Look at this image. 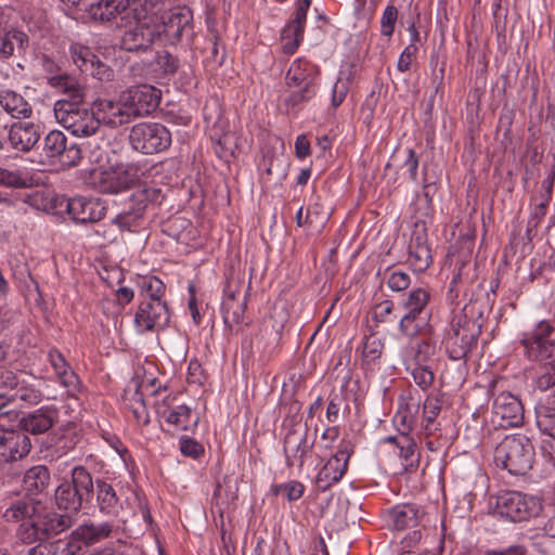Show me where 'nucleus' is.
Wrapping results in <instances>:
<instances>
[{"instance_id":"obj_37","label":"nucleus","mask_w":555,"mask_h":555,"mask_svg":"<svg viewBox=\"0 0 555 555\" xmlns=\"http://www.w3.org/2000/svg\"><path fill=\"white\" fill-rule=\"evenodd\" d=\"M98 488V502L101 512L108 515H116L119 509V500L115 493V490L111 485L105 481L99 480L96 482Z\"/></svg>"},{"instance_id":"obj_35","label":"nucleus","mask_w":555,"mask_h":555,"mask_svg":"<svg viewBox=\"0 0 555 555\" xmlns=\"http://www.w3.org/2000/svg\"><path fill=\"white\" fill-rule=\"evenodd\" d=\"M311 5V0H299L294 20L282 30V39L291 38V33L298 37H304L307 13Z\"/></svg>"},{"instance_id":"obj_64","label":"nucleus","mask_w":555,"mask_h":555,"mask_svg":"<svg viewBox=\"0 0 555 555\" xmlns=\"http://www.w3.org/2000/svg\"><path fill=\"white\" fill-rule=\"evenodd\" d=\"M18 414L13 410H5L0 413V433L16 431L15 424L20 426Z\"/></svg>"},{"instance_id":"obj_4","label":"nucleus","mask_w":555,"mask_h":555,"mask_svg":"<svg viewBox=\"0 0 555 555\" xmlns=\"http://www.w3.org/2000/svg\"><path fill=\"white\" fill-rule=\"evenodd\" d=\"M495 512L511 521H526L542 511L539 499L518 491L505 490L495 496Z\"/></svg>"},{"instance_id":"obj_54","label":"nucleus","mask_w":555,"mask_h":555,"mask_svg":"<svg viewBox=\"0 0 555 555\" xmlns=\"http://www.w3.org/2000/svg\"><path fill=\"white\" fill-rule=\"evenodd\" d=\"M398 18V10L395 5H387L380 20L382 35L390 37L395 31V24Z\"/></svg>"},{"instance_id":"obj_17","label":"nucleus","mask_w":555,"mask_h":555,"mask_svg":"<svg viewBox=\"0 0 555 555\" xmlns=\"http://www.w3.org/2000/svg\"><path fill=\"white\" fill-rule=\"evenodd\" d=\"M134 119L153 113L159 105L162 92L154 86L140 85L124 91Z\"/></svg>"},{"instance_id":"obj_10","label":"nucleus","mask_w":555,"mask_h":555,"mask_svg":"<svg viewBox=\"0 0 555 555\" xmlns=\"http://www.w3.org/2000/svg\"><path fill=\"white\" fill-rule=\"evenodd\" d=\"M3 518L7 521L18 522L17 537L24 543L35 542V496L26 493L5 509Z\"/></svg>"},{"instance_id":"obj_40","label":"nucleus","mask_w":555,"mask_h":555,"mask_svg":"<svg viewBox=\"0 0 555 555\" xmlns=\"http://www.w3.org/2000/svg\"><path fill=\"white\" fill-rule=\"evenodd\" d=\"M143 218L140 208H135L129 201L127 207L112 219V223L117 225L120 231H133L134 228L140 225Z\"/></svg>"},{"instance_id":"obj_32","label":"nucleus","mask_w":555,"mask_h":555,"mask_svg":"<svg viewBox=\"0 0 555 555\" xmlns=\"http://www.w3.org/2000/svg\"><path fill=\"white\" fill-rule=\"evenodd\" d=\"M0 106L14 118L29 117L33 112L22 95L10 90L0 92Z\"/></svg>"},{"instance_id":"obj_30","label":"nucleus","mask_w":555,"mask_h":555,"mask_svg":"<svg viewBox=\"0 0 555 555\" xmlns=\"http://www.w3.org/2000/svg\"><path fill=\"white\" fill-rule=\"evenodd\" d=\"M48 82L67 95L68 100L72 101L73 104L80 103L85 96L83 87L77 81V79L68 75L61 74L48 77Z\"/></svg>"},{"instance_id":"obj_51","label":"nucleus","mask_w":555,"mask_h":555,"mask_svg":"<svg viewBox=\"0 0 555 555\" xmlns=\"http://www.w3.org/2000/svg\"><path fill=\"white\" fill-rule=\"evenodd\" d=\"M435 352L436 344L429 337H424L416 343L413 359L416 363H423L429 360Z\"/></svg>"},{"instance_id":"obj_33","label":"nucleus","mask_w":555,"mask_h":555,"mask_svg":"<svg viewBox=\"0 0 555 555\" xmlns=\"http://www.w3.org/2000/svg\"><path fill=\"white\" fill-rule=\"evenodd\" d=\"M538 362L540 365L533 379V387L545 392L555 387V356Z\"/></svg>"},{"instance_id":"obj_14","label":"nucleus","mask_w":555,"mask_h":555,"mask_svg":"<svg viewBox=\"0 0 555 555\" xmlns=\"http://www.w3.org/2000/svg\"><path fill=\"white\" fill-rule=\"evenodd\" d=\"M313 442L308 440V429L295 424L291 426L284 437V454L288 467H304L305 457L312 451Z\"/></svg>"},{"instance_id":"obj_12","label":"nucleus","mask_w":555,"mask_h":555,"mask_svg":"<svg viewBox=\"0 0 555 555\" xmlns=\"http://www.w3.org/2000/svg\"><path fill=\"white\" fill-rule=\"evenodd\" d=\"M524 408L520 400L511 392H501L492 403L491 422L496 427L509 428L522 424Z\"/></svg>"},{"instance_id":"obj_3","label":"nucleus","mask_w":555,"mask_h":555,"mask_svg":"<svg viewBox=\"0 0 555 555\" xmlns=\"http://www.w3.org/2000/svg\"><path fill=\"white\" fill-rule=\"evenodd\" d=\"M481 333L480 324L466 314L452 319L451 330L446 340V349L452 360H462L476 347Z\"/></svg>"},{"instance_id":"obj_27","label":"nucleus","mask_w":555,"mask_h":555,"mask_svg":"<svg viewBox=\"0 0 555 555\" xmlns=\"http://www.w3.org/2000/svg\"><path fill=\"white\" fill-rule=\"evenodd\" d=\"M164 198L165 195L163 194L162 189L155 185H143L135 190L129 199L134 207L140 208L142 215L145 216L147 209H153L160 205Z\"/></svg>"},{"instance_id":"obj_7","label":"nucleus","mask_w":555,"mask_h":555,"mask_svg":"<svg viewBox=\"0 0 555 555\" xmlns=\"http://www.w3.org/2000/svg\"><path fill=\"white\" fill-rule=\"evenodd\" d=\"M286 85L294 90L284 99L288 107L307 102L315 94L313 68L309 62L296 60L286 73Z\"/></svg>"},{"instance_id":"obj_44","label":"nucleus","mask_w":555,"mask_h":555,"mask_svg":"<svg viewBox=\"0 0 555 555\" xmlns=\"http://www.w3.org/2000/svg\"><path fill=\"white\" fill-rule=\"evenodd\" d=\"M328 217L330 212L321 202L318 201L308 205L306 209V222L308 223V230L320 231L325 225Z\"/></svg>"},{"instance_id":"obj_25","label":"nucleus","mask_w":555,"mask_h":555,"mask_svg":"<svg viewBox=\"0 0 555 555\" xmlns=\"http://www.w3.org/2000/svg\"><path fill=\"white\" fill-rule=\"evenodd\" d=\"M12 149L27 153L35 147V124L33 121L13 122L9 130Z\"/></svg>"},{"instance_id":"obj_6","label":"nucleus","mask_w":555,"mask_h":555,"mask_svg":"<svg viewBox=\"0 0 555 555\" xmlns=\"http://www.w3.org/2000/svg\"><path fill=\"white\" fill-rule=\"evenodd\" d=\"M28 434L35 435V413L21 417L17 431L0 433V463L17 461L31 450Z\"/></svg>"},{"instance_id":"obj_24","label":"nucleus","mask_w":555,"mask_h":555,"mask_svg":"<svg viewBox=\"0 0 555 555\" xmlns=\"http://www.w3.org/2000/svg\"><path fill=\"white\" fill-rule=\"evenodd\" d=\"M70 517L55 512H44L37 516V540L49 539L69 528Z\"/></svg>"},{"instance_id":"obj_42","label":"nucleus","mask_w":555,"mask_h":555,"mask_svg":"<svg viewBox=\"0 0 555 555\" xmlns=\"http://www.w3.org/2000/svg\"><path fill=\"white\" fill-rule=\"evenodd\" d=\"M430 300V294L422 287L409 292L405 298L400 302L403 310L413 312H424Z\"/></svg>"},{"instance_id":"obj_58","label":"nucleus","mask_w":555,"mask_h":555,"mask_svg":"<svg viewBox=\"0 0 555 555\" xmlns=\"http://www.w3.org/2000/svg\"><path fill=\"white\" fill-rule=\"evenodd\" d=\"M389 288L393 292L406 289L411 284L410 275L403 271H392L387 280Z\"/></svg>"},{"instance_id":"obj_62","label":"nucleus","mask_w":555,"mask_h":555,"mask_svg":"<svg viewBox=\"0 0 555 555\" xmlns=\"http://www.w3.org/2000/svg\"><path fill=\"white\" fill-rule=\"evenodd\" d=\"M0 185L24 188L26 182L17 172L0 167Z\"/></svg>"},{"instance_id":"obj_13","label":"nucleus","mask_w":555,"mask_h":555,"mask_svg":"<svg viewBox=\"0 0 555 555\" xmlns=\"http://www.w3.org/2000/svg\"><path fill=\"white\" fill-rule=\"evenodd\" d=\"M95 115L101 125L115 129L134 120L130 105L121 92L116 101L99 99L94 102Z\"/></svg>"},{"instance_id":"obj_9","label":"nucleus","mask_w":555,"mask_h":555,"mask_svg":"<svg viewBox=\"0 0 555 555\" xmlns=\"http://www.w3.org/2000/svg\"><path fill=\"white\" fill-rule=\"evenodd\" d=\"M192 12L185 7L173 8L164 12L154 21L159 33L158 41L176 44L185 33L191 31Z\"/></svg>"},{"instance_id":"obj_8","label":"nucleus","mask_w":555,"mask_h":555,"mask_svg":"<svg viewBox=\"0 0 555 555\" xmlns=\"http://www.w3.org/2000/svg\"><path fill=\"white\" fill-rule=\"evenodd\" d=\"M520 345L529 361H542L555 356V327L546 321L539 322L522 334Z\"/></svg>"},{"instance_id":"obj_47","label":"nucleus","mask_w":555,"mask_h":555,"mask_svg":"<svg viewBox=\"0 0 555 555\" xmlns=\"http://www.w3.org/2000/svg\"><path fill=\"white\" fill-rule=\"evenodd\" d=\"M140 287L142 293L146 295V297L141 301H164L163 296L165 294L166 286L158 278L154 275L143 278L140 282Z\"/></svg>"},{"instance_id":"obj_56","label":"nucleus","mask_w":555,"mask_h":555,"mask_svg":"<svg viewBox=\"0 0 555 555\" xmlns=\"http://www.w3.org/2000/svg\"><path fill=\"white\" fill-rule=\"evenodd\" d=\"M156 65L166 75H172L178 70L179 61L167 51L157 53Z\"/></svg>"},{"instance_id":"obj_60","label":"nucleus","mask_w":555,"mask_h":555,"mask_svg":"<svg viewBox=\"0 0 555 555\" xmlns=\"http://www.w3.org/2000/svg\"><path fill=\"white\" fill-rule=\"evenodd\" d=\"M383 351V343L376 337H367L363 344V357L367 361L378 359Z\"/></svg>"},{"instance_id":"obj_31","label":"nucleus","mask_w":555,"mask_h":555,"mask_svg":"<svg viewBox=\"0 0 555 555\" xmlns=\"http://www.w3.org/2000/svg\"><path fill=\"white\" fill-rule=\"evenodd\" d=\"M420 509L412 504L397 505L389 512L392 526L397 530L413 528L418 522Z\"/></svg>"},{"instance_id":"obj_53","label":"nucleus","mask_w":555,"mask_h":555,"mask_svg":"<svg viewBox=\"0 0 555 555\" xmlns=\"http://www.w3.org/2000/svg\"><path fill=\"white\" fill-rule=\"evenodd\" d=\"M134 403L130 405V411L139 425H146L150 422V416L142 395L135 389L133 393Z\"/></svg>"},{"instance_id":"obj_21","label":"nucleus","mask_w":555,"mask_h":555,"mask_svg":"<svg viewBox=\"0 0 555 555\" xmlns=\"http://www.w3.org/2000/svg\"><path fill=\"white\" fill-rule=\"evenodd\" d=\"M67 129L77 137H89L96 132L101 122L95 115V105L92 103L91 111L72 108L67 111L66 118L64 119Z\"/></svg>"},{"instance_id":"obj_16","label":"nucleus","mask_w":555,"mask_h":555,"mask_svg":"<svg viewBox=\"0 0 555 555\" xmlns=\"http://www.w3.org/2000/svg\"><path fill=\"white\" fill-rule=\"evenodd\" d=\"M169 319L166 301H140L134 314V326L142 334L166 327Z\"/></svg>"},{"instance_id":"obj_19","label":"nucleus","mask_w":555,"mask_h":555,"mask_svg":"<svg viewBox=\"0 0 555 555\" xmlns=\"http://www.w3.org/2000/svg\"><path fill=\"white\" fill-rule=\"evenodd\" d=\"M350 454L351 450L349 443L345 442L339 447L337 452L328 459L317 476V485L321 490H327L332 485L343 478L348 467Z\"/></svg>"},{"instance_id":"obj_34","label":"nucleus","mask_w":555,"mask_h":555,"mask_svg":"<svg viewBox=\"0 0 555 555\" xmlns=\"http://www.w3.org/2000/svg\"><path fill=\"white\" fill-rule=\"evenodd\" d=\"M37 30L41 33L38 46L43 50H50L55 46L57 27L55 21L46 11L37 16Z\"/></svg>"},{"instance_id":"obj_50","label":"nucleus","mask_w":555,"mask_h":555,"mask_svg":"<svg viewBox=\"0 0 555 555\" xmlns=\"http://www.w3.org/2000/svg\"><path fill=\"white\" fill-rule=\"evenodd\" d=\"M441 411V402L438 398L428 397L423 405V414L426 421L425 429L433 430V425Z\"/></svg>"},{"instance_id":"obj_28","label":"nucleus","mask_w":555,"mask_h":555,"mask_svg":"<svg viewBox=\"0 0 555 555\" xmlns=\"http://www.w3.org/2000/svg\"><path fill=\"white\" fill-rule=\"evenodd\" d=\"M114 526L111 522H85L75 529V537L81 539L88 546L112 535Z\"/></svg>"},{"instance_id":"obj_61","label":"nucleus","mask_w":555,"mask_h":555,"mask_svg":"<svg viewBox=\"0 0 555 555\" xmlns=\"http://www.w3.org/2000/svg\"><path fill=\"white\" fill-rule=\"evenodd\" d=\"M93 64L94 66L90 68L87 73H89L100 81L108 82L114 79V70L107 64L103 63L99 57H96Z\"/></svg>"},{"instance_id":"obj_11","label":"nucleus","mask_w":555,"mask_h":555,"mask_svg":"<svg viewBox=\"0 0 555 555\" xmlns=\"http://www.w3.org/2000/svg\"><path fill=\"white\" fill-rule=\"evenodd\" d=\"M86 181L100 193H119L130 186L132 177L122 166L98 167L89 172Z\"/></svg>"},{"instance_id":"obj_57","label":"nucleus","mask_w":555,"mask_h":555,"mask_svg":"<svg viewBox=\"0 0 555 555\" xmlns=\"http://www.w3.org/2000/svg\"><path fill=\"white\" fill-rule=\"evenodd\" d=\"M415 412H416V409L414 411H412L410 405L406 404L404 408L401 406L398 410V412L396 413L395 422L398 425L402 426V433L409 431L412 429V427L415 423V415H414Z\"/></svg>"},{"instance_id":"obj_43","label":"nucleus","mask_w":555,"mask_h":555,"mask_svg":"<svg viewBox=\"0 0 555 555\" xmlns=\"http://www.w3.org/2000/svg\"><path fill=\"white\" fill-rule=\"evenodd\" d=\"M66 137L62 131H50L44 138L42 152L48 160L59 157L65 151Z\"/></svg>"},{"instance_id":"obj_20","label":"nucleus","mask_w":555,"mask_h":555,"mask_svg":"<svg viewBox=\"0 0 555 555\" xmlns=\"http://www.w3.org/2000/svg\"><path fill=\"white\" fill-rule=\"evenodd\" d=\"M66 214L77 223H92L105 216V207L99 199L78 196L69 198Z\"/></svg>"},{"instance_id":"obj_46","label":"nucleus","mask_w":555,"mask_h":555,"mask_svg":"<svg viewBox=\"0 0 555 555\" xmlns=\"http://www.w3.org/2000/svg\"><path fill=\"white\" fill-rule=\"evenodd\" d=\"M535 417L540 431L555 439V409L548 405H537Z\"/></svg>"},{"instance_id":"obj_48","label":"nucleus","mask_w":555,"mask_h":555,"mask_svg":"<svg viewBox=\"0 0 555 555\" xmlns=\"http://www.w3.org/2000/svg\"><path fill=\"white\" fill-rule=\"evenodd\" d=\"M304 491H305V486L297 480H292V481H288L285 483L274 485L272 487V492L274 495H283L289 502L300 499L304 494Z\"/></svg>"},{"instance_id":"obj_63","label":"nucleus","mask_w":555,"mask_h":555,"mask_svg":"<svg viewBox=\"0 0 555 555\" xmlns=\"http://www.w3.org/2000/svg\"><path fill=\"white\" fill-rule=\"evenodd\" d=\"M393 309L395 304L391 300H383L373 308V319L378 323L387 322Z\"/></svg>"},{"instance_id":"obj_1","label":"nucleus","mask_w":555,"mask_h":555,"mask_svg":"<svg viewBox=\"0 0 555 555\" xmlns=\"http://www.w3.org/2000/svg\"><path fill=\"white\" fill-rule=\"evenodd\" d=\"M162 0H153L144 5L143 14L129 20L128 28L121 37L120 47L128 52H146L158 41L159 33L155 28L154 21L162 7Z\"/></svg>"},{"instance_id":"obj_26","label":"nucleus","mask_w":555,"mask_h":555,"mask_svg":"<svg viewBox=\"0 0 555 555\" xmlns=\"http://www.w3.org/2000/svg\"><path fill=\"white\" fill-rule=\"evenodd\" d=\"M384 441L396 446L397 454L402 460L405 469H415L418 466L420 454L416 450V443L408 434L401 433L399 436H389Z\"/></svg>"},{"instance_id":"obj_29","label":"nucleus","mask_w":555,"mask_h":555,"mask_svg":"<svg viewBox=\"0 0 555 555\" xmlns=\"http://www.w3.org/2000/svg\"><path fill=\"white\" fill-rule=\"evenodd\" d=\"M37 194L40 195V204H37V209H41L47 214L55 216H63L66 214V206L68 205L69 198L57 194L47 186L37 191Z\"/></svg>"},{"instance_id":"obj_49","label":"nucleus","mask_w":555,"mask_h":555,"mask_svg":"<svg viewBox=\"0 0 555 555\" xmlns=\"http://www.w3.org/2000/svg\"><path fill=\"white\" fill-rule=\"evenodd\" d=\"M59 418V411L54 406H41L37 410V434L47 431Z\"/></svg>"},{"instance_id":"obj_38","label":"nucleus","mask_w":555,"mask_h":555,"mask_svg":"<svg viewBox=\"0 0 555 555\" xmlns=\"http://www.w3.org/2000/svg\"><path fill=\"white\" fill-rule=\"evenodd\" d=\"M421 315L422 312L404 310L398 325L400 334L409 338H415L421 335L424 330L429 331L430 327L421 322Z\"/></svg>"},{"instance_id":"obj_2","label":"nucleus","mask_w":555,"mask_h":555,"mask_svg":"<svg viewBox=\"0 0 555 555\" xmlns=\"http://www.w3.org/2000/svg\"><path fill=\"white\" fill-rule=\"evenodd\" d=\"M534 460V448L525 435L506 436L494 449L493 461L498 467L511 475L524 476L531 468Z\"/></svg>"},{"instance_id":"obj_39","label":"nucleus","mask_w":555,"mask_h":555,"mask_svg":"<svg viewBox=\"0 0 555 555\" xmlns=\"http://www.w3.org/2000/svg\"><path fill=\"white\" fill-rule=\"evenodd\" d=\"M72 486L80 499L89 502L93 493V481L90 473L82 466H77L72 473Z\"/></svg>"},{"instance_id":"obj_22","label":"nucleus","mask_w":555,"mask_h":555,"mask_svg":"<svg viewBox=\"0 0 555 555\" xmlns=\"http://www.w3.org/2000/svg\"><path fill=\"white\" fill-rule=\"evenodd\" d=\"M172 398L167 397L156 402L158 417L172 425L176 429H189L192 423L191 409L186 405H172Z\"/></svg>"},{"instance_id":"obj_52","label":"nucleus","mask_w":555,"mask_h":555,"mask_svg":"<svg viewBox=\"0 0 555 555\" xmlns=\"http://www.w3.org/2000/svg\"><path fill=\"white\" fill-rule=\"evenodd\" d=\"M548 203L550 202H546V199L543 198L541 203L534 205L532 208L526 231L528 237H531L535 234V230L538 229L543 217L546 215Z\"/></svg>"},{"instance_id":"obj_41","label":"nucleus","mask_w":555,"mask_h":555,"mask_svg":"<svg viewBox=\"0 0 555 555\" xmlns=\"http://www.w3.org/2000/svg\"><path fill=\"white\" fill-rule=\"evenodd\" d=\"M283 327V322H275L272 317L263 320L259 331V339L263 341L264 347H274L280 343Z\"/></svg>"},{"instance_id":"obj_15","label":"nucleus","mask_w":555,"mask_h":555,"mask_svg":"<svg viewBox=\"0 0 555 555\" xmlns=\"http://www.w3.org/2000/svg\"><path fill=\"white\" fill-rule=\"evenodd\" d=\"M246 305L247 293L242 292V286L238 282L229 281L224 288L221 311L223 322L230 330L242 325Z\"/></svg>"},{"instance_id":"obj_45","label":"nucleus","mask_w":555,"mask_h":555,"mask_svg":"<svg viewBox=\"0 0 555 555\" xmlns=\"http://www.w3.org/2000/svg\"><path fill=\"white\" fill-rule=\"evenodd\" d=\"M70 55L74 64L82 72L87 73L94 66L96 55L92 52L89 47L74 43L70 46Z\"/></svg>"},{"instance_id":"obj_55","label":"nucleus","mask_w":555,"mask_h":555,"mask_svg":"<svg viewBox=\"0 0 555 555\" xmlns=\"http://www.w3.org/2000/svg\"><path fill=\"white\" fill-rule=\"evenodd\" d=\"M418 365L413 370L412 376L414 382L422 388H429L435 379V374L428 366L422 365V363H417Z\"/></svg>"},{"instance_id":"obj_5","label":"nucleus","mask_w":555,"mask_h":555,"mask_svg":"<svg viewBox=\"0 0 555 555\" xmlns=\"http://www.w3.org/2000/svg\"><path fill=\"white\" fill-rule=\"evenodd\" d=\"M131 147L142 154L162 153L171 145L170 131L159 122H139L129 133Z\"/></svg>"},{"instance_id":"obj_59","label":"nucleus","mask_w":555,"mask_h":555,"mask_svg":"<svg viewBox=\"0 0 555 555\" xmlns=\"http://www.w3.org/2000/svg\"><path fill=\"white\" fill-rule=\"evenodd\" d=\"M180 451L185 456L198 459L204 454V447L192 438L182 437L180 440Z\"/></svg>"},{"instance_id":"obj_23","label":"nucleus","mask_w":555,"mask_h":555,"mask_svg":"<svg viewBox=\"0 0 555 555\" xmlns=\"http://www.w3.org/2000/svg\"><path fill=\"white\" fill-rule=\"evenodd\" d=\"M47 361L69 395H74L79 390L80 382L78 375L70 369L68 362L59 350L50 349L47 354Z\"/></svg>"},{"instance_id":"obj_18","label":"nucleus","mask_w":555,"mask_h":555,"mask_svg":"<svg viewBox=\"0 0 555 555\" xmlns=\"http://www.w3.org/2000/svg\"><path fill=\"white\" fill-rule=\"evenodd\" d=\"M433 257L427 244V228L424 221H416L409 244L408 262L416 272H424L431 263Z\"/></svg>"},{"instance_id":"obj_36","label":"nucleus","mask_w":555,"mask_h":555,"mask_svg":"<svg viewBox=\"0 0 555 555\" xmlns=\"http://www.w3.org/2000/svg\"><path fill=\"white\" fill-rule=\"evenodd\" d=\"M55 502L59 508L77 512L85 501L70 483H62L55 490Z\"/></svg>"}]
</instances>
